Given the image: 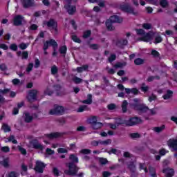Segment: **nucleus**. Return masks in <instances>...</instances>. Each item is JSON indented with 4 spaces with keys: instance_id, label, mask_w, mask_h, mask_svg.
<instances>
[{
    "instance_id": "32",
    "label": "nucleus",
    "mask_w": 177,
    "mask_h": 177,
    "mask_svg": "<svg viewBox=\"0 0 177 177\" xmlns=\"http://www.w3.org/2000/svg\"><path fill=\"white\" fill-rule=\"evenodd\" d=\"M6 177H19V174L15 171H11L7 174Z\"/></svg>"
},
{
    "instance_id": "10",
    "label": "nucleus",
    "mask_w": 177,
    "mask_h": 177,
    "mask_svg": "<svg viewBox=\"0 0 177 177\" xmlns=\"http://www.w3.org/2000/svg\"><path fill=\"white\" fill-rule=\"evenodd\" d=\"M44 168H45V165L44 162L41 161L36 162V167H35V171H36V172L42 174V172H44Z\"/></svg>"
},
{
    "instance_id": "6",
    "label": "nucleus",
    "mask_w": 177,
    "mask_h": 177,
    "mask_svg": "<svg viewBox=\"0 0 177 177\" xmlns=\"http://www.w3.org/2000/svg\"><path fill=\"white\" fill-rule=\"evenodd\" d=\"M69 170L65 171L66 174L68 175H75L77 174V171H78V168L73 163H69L68 165Z\"/></svg>"
},
{
    "instance_id": "21",
    "label": "nucleus",
    "mask_w": 177,
    "mask_h": 177,
    "mask_svg": "<svg viewBox=\"0 0 177 177\" xmlns=\"http://www.w3.org/2000/svg\"><path fill=\"white\" fill-rule=\"evenodd\" d=\"M173 93H174L171 91L168 90L167 91V93L165 95H163V99L165 100H168V99H171V97H172Z\"/></svg>"
},
{
    "instance_id": "37",
    "label": "nucleus",
    "mask_w": 177,
    "mask_h": 177,
    "mask_svg": "<svg viewBox=\"0 0 177 177\" xmlns=\"http://www.w3.org/2000/svg\"><path fill=\"white\" fill-rule=\"evenodd\" d=\"M70 160L71 161H73V162H78V158L74 155L70 156Z\"/></svg>"
},
{
    "instance_id": "2",
    "label": "nucleus",
    "mask_w": 177,
    "mask_h": 177,
    "mask_svg": "<svg viewBox=\"0 0 177 177\" xmlns=\"http://www.w3.org/2000/svg\"><path fill=\"white\" fill-rule=\"evenodd\" d=\"M138 35H140L139 41H143L144 42H150L153 39V33H145L143 29L136 30Z\"/></svg>"
},
{
    "instance_id": "49",
    "label": "nucleus",
    "mask_w": 177,
    "mask_h": 177,
    "mask_svg": "<svg viewBox=\"0 0 177 177\" xmlns=\"http://www.w3.org/2000/svg\"><path fill=\"white\" fill-rule=\"evenodd\" d=\"M1 165H3V167H9V160L6 159L1 162Z\"/></svg>"
},
{
    "instance_id": "36",
    "label": "nucleus",
    "mask_w": 177,
    "mask_h": 177,
    "mask_svg": "<svg viewBox=\"0 0 177 177\" xmlns=\"http://www.w3.org/2000/svg\"><path fill=\"white\" fill-rule=\"evenodd\" d=\"M73 81L75 82V84H81V82H82V79L78 77H73Z\"/></svg>"
},
{
    "instance_id": "51",
    "label": "nucleus",
    "mask_w": 177,
    "mask_h": 177,
    "mask_svg": "<svg viewBox=\"0 0 177 177\" xmlns=\"http://www.w3.org/2000/svg\"><path fill=\"white\" fill-rule=\"evenodd\" d=\"M32 67H34V64H29L26 68V71L28 73H30L31 70H32Z\"/></svg>"
},
{
    "instance_id": "4",
    "label": "nucleus",
    "mask_w": 177,
    "mask_h": 177,
    "mask_svg": "<svg viewBox=\"0 0 177 177\" xmlns=\"http://www.w3.org/2000/svg\"><path fill=\"white\" fill-rule=\"evenodd\" d=\"M64 113V108L62 106L55 105L54 109L50 110L49 114H63Z\"/></svg>"
},
{
    "instance_id": "15",
    "label": "nucleus",
    "mask_w": 177,
    "mask_h": 177,
    "mask_svg": "<svg viewBox=\"0 0 177 177\" xmlns=\"http://www.w3.org/2000/svg\"><path fill=\"white\" fill-rule=\"evenodd\" d=\"M68 1H71V0H66V3H68V6L66 5L65 6V8L66 9V10H68V13L69 15H73V13L75 12V6H70V3H68Z\"/></svg>"
},
{
    "instance_id": "39",
    "label": "nucleus",
    "mask_w": 177,
    "mask_h": 177,
    "mask_svg": "<svg viewBox=\"0 0 177 177\" xmlns=\"http://www.w3.org/2000/svg\"><path fill=\"white\" fill-rule=\"evenodd\" d=\"M8 142H12L14 145H16L17 143V140L15 139V137L13 136H10L8 138Z\"/></svg>"
},
{
    "instance_id": "22",
    "label": "nucleus",
    "mask_w": 177,
    "mask_h": 177,
    "mask_svg": "<svg viewBox=\"0 0 177 177\" xmlns=\"http://www.w3.org/2000/svg\"><path fill=\"white\" fill-rule=\"evenodd\" d=\"M86 110H89V108H88V106L83 105V106H80L77 109V113H83V111H86Z\"/></svg>"
},
{
    "instance_id": "38",
    "label": "nucleus",
    "mask_w": 177,
    "mask_h": 177,
    "mask_svg": "<svg viewBox=\"0 0 177 177\" xmlns=\"http://www.w3.org/2000/svg\"><path fill=\"white\" fill-rule=\"evenodd\" d=\"M162 41V37H161L160 36H156L155 37V41L154 44H160V42Z\"/></svg>"
},
{
    "instance_id": "54",
    "label": "nucleus",
    "mask_w": 177,
    "mask_h": 177,
    "mask_svg": "<svg viewBox=\"0 0 177 177\" xmlns=\"http://www.w3.org/2000/svg\"><path fill=\"white\" fill-rule=\"evenodd\" d=\"M151 55L153 56H154L155 57H157L159 56L160 53H158V52L157 50H152Z\"/></svg>"
},
{
    "instance_id": "13",
    "label": "nucleus",
    "mask_w": 177,
    "mask_h": 177,
    "mask_svg": "<svg viewBox=\"0 0 177 177\" xmlns=\"http://www.w3.org/2000/svg\"><path fill=\"white\" fill-rule=\"evenodd\" d=\"M24 21V18L21 15H17L13 18L14 26H21V23Z\"/></svg>"
},
{
    "instance_id": "31",
    "label": "nucleus",
    "mask_w": 177,
    "mask_h": 177,
    "mask_svg": "<svg viewBox=\"0 0 177 177\" xmlns=\"http://www.w3.org/2000/svg\"><path fill=\"white\" fill-rule=\"evenodd\" d=\"M127 106H128V102L125 100L123 101V102L122 104V109L123 113H126Z\"/></svg>"
},
{
    "instance_id": "25",
    "label": "nucleus",
    "mask_w": 177,
    "mask_h": 177,
    "mask_svg": "<svg viewBox=\"0 0 177 177\" xmlns=\"http://www.w3.org/2000/svg\"><path fill=\"white\" fill-rule=\"evenodd\" d=\"M82 103H84L86 104H91V103H92V95H88V99L82 101Z\"/></svg>"
},
{
    "instance_id": "20",
    "label": "nucleus",
    "mask_w": 177,
    "mask_h": 177,
    "mask_svg": "<svg viewBox=\"0 0 177 177\" xmlns=\"http://www.w3.org/2000/svg\"><path fill=\"white\" fill-rule=\"evenodd\" d=\"M148 2H150L152 5H158V0H147ZM140 3L142 5V6H145L146 5V3L143 1L142 0H140Z\"/></svg>"
},
{
    "instance_id": "64",
    "label": "nucleus",
    "mask_w": 177,
    "mask_h": 177,
    "mask_svg": "<svg viewBox=\"0 0 177 177\" xmlns=\"http://www.w3.org/2000/svg\"><path fill=\"white\" fill-rule=\"evenodd\" d=\"M58 153H67V150L64 148H59L57 149Z\"/></svg>"
},
{
    "instance_id": "24",
    "label": "nucleus",
    "mask_w": 177,
    "mask_h": 177,
    "mask_svg": "<svg viewBox=\"0 0 177 177\" xmlns=\"http://www.w3.org/2000/svg\"><path fill=\"white\" fill-rule=\"evenodd\" d=\"M86 70H88L87 65L77 68V73H82L83 71H86Z\"/></svg>"
},
{
    "instance_id": "8",
    "label": "nucleus",
    "mask_w": 177,
    "mask_h": 177,
    "mask_svg": "<svg viewBox=\"0 0 177 177\" xmlns=\"http://www.w3.org/2000/svg\"><path fill=\"white\" fill-rule=\"evenodd\" d=\"M49 46H53V49H55V48H57V43L53 39L47 41L46 43H44V50H46Z\"/></svg>"
},
{
    "instance_id": "48",
    "label": "nucleus",
    "mask_w": 177,
    "mask_h": 177,
    "mask_svg": "<svg viewBox=\"0 0 177 177\" xmlns=\"http://www.w3.org/2000/svg\"><path fill=\"white\" fill-rule=\"evenodd\" d=\"M142 27L145 30H150V28H151V25L150 24H143Z\"/></svg>"
},
{
    "instance_id": "40",
    "label": "nucleus",
    "mask_w": 177,
    "mask_h": 177,
    "mask_svg": "<svg viewBox=\"0 0 177 177\" xmlns=\"http://www.w3.org/2000/svg\"><path fill=\"white\" fill-rule=\"evenodd\" d=\"M28 44H24V43H21L19 45V48L20 49H22V50H24V49H27V48L28 47Z\"/></svg>"
},
{
    "instance_id": "1",
    "label": "nucleus",
    "mask_w": 177,
    "mask_h": 177,
    "mask_svg": "<svg viewBox=\"0 0 177 177\" xmlns=\"http://www.w3.org/2000/svg\"><path fill=\"white\" fill-rule=\"evenodd\" d=\"M113 23H122V18L117 15L111 16L106 21V27L109 31H114L115 27L113 26Z\"/></svg>"
},
{
    "instance_id": "41",
    "label": "nucleus",
    "mask_w": 177,
    "mask_h": 177,
    "mask_svg": "<svg viewBox=\"0 0 177 177\" xmlns=\"http://www.w3.org/2000/svg\"><path fill=\"white\" fill-rule=\"evenodd\" d=\"M59 52L62 54L66 53L67 52V47L66 46H63L59 48Z\"/></svg>"
},
{
    "instance_id": "43",
    "label": "nucleus",
    "mask_w": 177,
    "mask_h": 177,
    "mask_svg": "<svg viewBox=\"0 0 177 177\" xmlns=\"http://www.w3.org/2000/svg\"><path fill=\"white\" fill-rule=\"evenodd\" d=\"M46 154H48V156H52V154H55V151L47 148L46 150Z\"/></svg>"
},
{
    "instance_id": "60",
    "label": "nucleus",
    "mask_w": 177,
    "mask_h": 177,
    "mask_svg": "<svg viewBox=\"0 0 177 177\" xmlns=\"http://www.w3.org/2000/svg\"><path fill=\"white\" fill-rule=\"evenodd\" d=\"M109 154H118V153H120V151L115 149H113L112 150H111L109 152Z\"/></svg>"
},
{
    "instance_id": "27",
    "label": "nucleus",
    "mask_w": 177,
    "mask_h": 177,
    "mask_svg": "<svg viewBox=\"0 0 177 177\" xmlns=\"http://www.w3.org/2000/svg\"><path fill=\"white\" fill-rule=\"evenodd\" d=\"M164 129H165V126L162 125L160 127H155L153 128V131L154 132H157L158 133L164 131Z\"/></svg>"
},
{
    "instance_id": "53",
    "label": "nucleus",
    "mask_w": 177,
    "mask_h": 177,
    "mask_svg": "<svg viewBox=\"0 0 177 177\" xmlns=\"http://www.w3.org/2000/svg\"><path fill=\"white\" fill-rule=\"evenodd\" d=\"M45 95H48V96H50L52 93H53V91H50V89L49 88H47L44 91Z\"/></svg>"
},
{
    "instance_id": "42",
    "label": "nucleus",
    "mask_w": 177,
    "mask_h": 177,
    "mask_svg": "<svg viewBox=\"0 0 177 177\" xmlns=\"http://www.w3.org/2000/svg\"><path fill=\"white\" fill-rule=\"evenodd\" d=\"M18 149H19V151H20V153H21V154H24V155L27 154V151L26 150V149L22 148V147H20V146H18Z\"/></svg>"
},
{
    "instance_id": "62",
    "label": "nucleus",
    "mask_w": 177,
    "mask_h": 177,
    "mask_svg": "<svg viewBox=\"0 0 177 177\" xmlns=\"http://www.w3.org/2000/svg\"><path fill=\"white\" fill-rule=\"evenodd\" d=\"M156 99H157V97L154 95H152L149 97V102H153V100H156Z\"/></svg>"
},
{
    "instance_id": "3",
    "label": "nucleus",
    "mask_w": 177,
    "mask_h": 177,
    "mask_svg": "<svg viewBox=\"0 0 177 177\" xmlns=\"http://www.w3.org/2000/svg\"><path fill=\"white\" fill-rule=\"evenodd\" d=\"M133 102V106L136 110H140L141 111H147V110H149V108L145 105H139V104L142 103L141 100L136 98Z\"/></svg>"
},
{
    "instance_id": "11",
    "label": "nucleus",
    "mask_w": 177,
    "mask_h": 177,
    "mask_svg": "<svg viewBox=\"0 0 177 177\" xmlns=\"http://www.w3.org/2000/svg\"><path fill=\"white\" fill-rule=\"evenodd\" d=\"M120 9H122V10H124V12H127V13H131V15H136V12L128 4L121 5Z\"/></svg>"
},
{
    "instance_id": "23",
    "label": "nucleus",
    "mask_w": 177,
    "mask_h": 177,
    "mask_svg": "<svg viewBox=\"0 0 177 177\" xmlns=\"http://www.w3.org/2000/svg\"><path fill=\"white\" fill-rule=\"evenodd\" d=\"M88 122L90 124H91L92 125H94L95 124H97V117L96 116H93L91 117L89 120Z\"/></svg>"
},
{
    "instance_id": "18",
    "label": "nucleus",
    "mask_w": 177,
    "mask_h": 177,
    "mask_svg": "<svg viewBox=\"0 0 177 177\" xmlns=\"http://www.w3.org/2000/svg\"><path fill=\"white\" fill-rule=\"evenodd\" d=\"M22 4L24 8H30L34 5V0H23Z\"/></svg>"
},
{
    "instance_id": "46",
    "label": "nucleus",
    "mask_w": 177,
    "mask_h": 177,
    "mask_svg": "<svg viewBox=\"0 0 177 177\" xmlns=\"http://www.w3.org/2000/svg\"><path fill=\"white\" fill-rule=\"evenodd\" d=\"M1 151H3V153H9L10 148H9V147H1Z\"/></svg>"
},
{
    "instance_id": "7",
    "label": "nucleus",
    "mask_w": 177,
    "mask_h": 177,
    "mask_svg": "<svg viewBox=\"0 0 177 177\" xmlns=\"http://www.w3.org/2000/svg\"><path fill=\"white\" fill-rule=\"evenodd\" d=\"M127 125L133 127V125H138V124H142V119L139 118H132L127 122Z\"/></svg>"
},
{
    "instance_id": "61",
    "label": "nucleus",
    "mask_w": 177,
    "mask_h": 177,
    "mask_svg": "<svg viewBox=\"0 0 177 177\" xmlns=\"http://www.w3.org/2000/svg\"><path fill=\"white\" fill-rule=\"evenodd\" d=\"M167 152H168V151L165 150V149H162L159 151L160 156H165V154H167Z\"/></svg>"
},
{
    "instance_id": "34",
    "label": "nucleus",
    "mask_w": 177,
    "mask_h": 177,
    "mask_svg": "<svg viewBox=\"0 0 177 177\" xmlns=\"http://www.w3.org/2000/svg\"><path fill=\"white\" fill-rule=\"evenodd\" d=\"M2 129L4 131V132H10V127L8 124H3Z\"/></svg>"
},
{
    "instance_id": "30",
    "label": "nucleus",
    "mask_w": 177,
    "mask_h": 177,
    "mask_svg": "<svg viewBox=\"0 0 177 177\" xmlns=\"http://www.w3.org/2000/svg\"><path fill=\"white\" fill-rule=\"evenodd\" d=\"M100 145H103V146H107V145H111V140L108 139L104 141H100Z\"/></svg>"
},
{
    "instance_id": "28",
    "label": "nucleus",
    "mask_w": 177,
    "mask_h": 177,
    "mask_svg": "<svg viewBox=\"0 0 177 177\" xmlns=\"http://www.w3.org/2000/svg\"><path fill=\"white\" fill-rule=\"evenodd\" d=\"M129 136L131 139H139V138H140V134L138 133H130Z\"/></svg>"
},
{
    "instance_id": "55",
    "label": "nucleus",
    "mask_w": 177,
    "mask_h": 177,
    "mask_svg": "<svg viewBox=\"0 0 177 177\" xmlns=\"http://www.w3.org/2000/svg\"><path fill=\"white\" fill-rule=\"evenodd\" d=\"M53 172L55 176H59V169H57V168L54 167L53 169Z\"/></svg>"
},
{
    "instance_id": "47",
    "label": "nucleus",
    "mask_w": 177,
    "mask_h": 177,
    "mask_svg": "<svg viewBox=\"0 0 177 177\" xmlns=\"http://www.w3.org/2000/svg\"><path fill=\"white\" fill-rule=\"evenodd\" d=\"M80 153L81 154H91V150L89 149H82Z\"/></svg>"
},
{
    "instance_id": "56",
    "label": "nucleus",
    "mask_w": 177,
    "mask_h": 177,
    "mask_svg": "<svg viewBox=\"0 0 177 177\" xmlns=\"http://www.w3.org/2000/svg\"><path fill=\"white\" fill-rule=\"evenodd\" d=\"M109 110H114L115 109V104H110L107 106Z\"/></svg>"
},
{
    "instance_id": "52",
    "label": "nucleus",
    "mask_w": 177,
    "mask_h": 177,
    "mask_svg": "<svg viewBox=\"0 0 177 177\" xmlns=\"http://www.w3.org/2000/svg\"><path fill=\"white\" fill-rule=\"evenodd\" d=\"M10 49H11V50H14L16 51L17 50V45L12 44L10 46Z\"/></svg>"
},
{
    "instance_id": "29",
    "label": "nucleus",
    "mask_w": 177,
    "mask_h": 177,
    "mask_svg": "<svg viewBox=\"0 0 177 177\" xmlns=\"http://www.w3.org/2000/svg\"><path fill=\"white\" fill-rule=\"evenodd\" d=\"M12 82L13 85L20 86L23 84V82L20 81L19 79H14L12 80Z\"/></svg>"
},
{
    "instance_id": "9",
    "label": "nucleus",
    "mask_w": 177,
    "mask_h": 177,
    "mask_svg": "<svg viewBox=\"0 0 177 177\" xmlns=\"http://www.w3.org/2000/svg\"><path fill=\"white\" fill-rule=\"evenodd\" d=\"M30 147L36 149L37 150H44V149H45V147L41 145V143H39L38 140H33L30 142Z\"/></svg>"
},
{
    "instance_id": "50",
    "label": "nucleus",
    "mask_w": 177,
    "mask_h": 177,
    "mask_svg": "<svg viewBox=\"0 0 177 177\" xmlns=\"http://www.w3.org/2000/svg\"><path fill=\"white\" fill-rule=\"evenodd\" d=\"M91 30H86L84 32L83 37L88 38V37H89V35H91Z\"/></svg>"
},
{
    "instance_id": "35",
    "label": "nucleus",
    "mask_w": 177,
    "mask_h": 177,
    "mask_svg": "<svg viewBox=\"0 0 177 177\" xmlns=\"http://www.w3.org/2000/svg\"><path fill=\"white\" fill-rule=\"evenodd\" d=\"M160 3L162 8H167L168 6V1H167V0H160Z\"/></svg>"
},
{
    "instance_id": "58",
    "label": "nucleus",
    "mask_w": 177,
    "mask_h": 177,
    "mask_svg": "<svg viewBox=\"0 0 177 177\" xmlns=\"http://www.w3.org/2000/svg\"><path fill=\"white\" fill-rule=\"evenodd\" d=\"M0 48L3 49L4 50H8V46H6V44H0Z\"/></svg>"
},
{
    "instance_id": "45",
    "label": "nucleus",
    "mask_w": 177,
    "mask_h": 177,
    "mask_svg": "<svg viewBox=\"0 0 177 177\" xmlns=\"http://www.w3.org/2000/svg\"><path fill=\"white\" fill-rule=\"evenodd\" d=\"M72 39L73 41H74V42H77V44H80L81 42V40L76 35H73Z\"/></svg>"
},
{
    "instance_id": "44",
    "label": "nucleus",
    "mask_w": 177,
    "mask_h": 177,
    "mask_svg": "<svg viewBox=\"0 0 177 177\" xmlns=\"http://www.w3.org/2000/svg\"><path fill=\"white\" fill-rule=\"evenodd\" d=\"M51 73L53 75H55V74H57V66H53L52 68H51Z\"/></svg>"
},
{
    "instance_id": "16",
    "label": "nucleus",
    "mask_w": 177,
    "mask_h": 177,
    "mask_svg": "<svg viewBox=\"0 0 177 177\" xmlns=\"http://www.w3.org/2000/svg\"><path fill=\"white\" fill-rule=\"evenodd\" d=\"M164 174L166 175L167 177H172L174 176V174H175V171L173 169H171L169 167H167L165 169H163Z\"/></svg>"
},
{
    "instance_id": "63",
    "label": "nucleus",
    "mask_w": 177,
    "mask_h": 177,
    "mask_svg": "<svg viewBox=\"0 0 177 177\" xmlns=\"http://www.w3.org/2000/svg\"><path fill=\"white\" fill-rule=\"evenodd\" d=\"M90 48L91 49H99V45H97V44H91Z\"/></svg>"
},
{
    "instance_id": "17",
    "label": "nucleus",
    "mask_w": 177,
    "mask_h": 177,
    "mask_svg": "<svg viewBox=\"0 0 177 177\" xmlns=\"http://www.w3.org/2000/svg\"><path fill=\"white\" fill-rule=\"evenodd\" d=\"M61 135L62 134H60V133L55 132V133H51L50 134H47L46 137H47V139H49L50 140L52 139H56L57 138H59Z\"/></svg>"
},
{
    "instance_id": "19",
    "label": "nucleus",
    "mask_w": 177,
    "mask_h": 177,
    "mask_svg": "<svg viewBox=\"0 0 177 177\" xmlns=\"http://www.w3.org/2000/svg\"><path fill=\"white\" fill-rule=\"evenodd\" d=\"M125 92L127 95L130 93H133V95H138L139 93V91L136 88H125Z\"/></svg>"
},
{
    "instance_id": "59",
    "label": "nucleus",
    "mask_w": 177,
    "mask_h": 177,
    "mask_svg": "<svg viewBox=\"0 0 177 177\" xmlns=\"http://www.w3.org/2000/svg\"><path fill=\"white\" fill-rule=\"evenodd\" d=\"M115 55L112 54L110 57L109 58V60L110 62V63H111V62H114V60H115Z\"/></svg>"
},
{
    "instance_id": "5",
    "label": "nucleus",
    "mask_w": 177,
    "mask_h": 177,
    "mask_svg": "<svg viewBox=\"0 0 177 177\" xmlns=\"http://www.w3.org/2000/svg\"><path fill=\"white\" fill-rule=\"evenodd\" d=\"M47 26L48 27H50V28H51V32H53V34H54V35H57V26L56 24V21L51 19L47 23Z\"/></svg>"
},
{
    "instance_id": "33",
    "label": "nucleus",
    "mask_w": 177,
    "mask_h": 177,
    "mask_svg": "<svg viewBox=\"0 0 177 177\" xmlns=\"http://www.w3.org/2000/svg\"><path fill=\"white\" fill-rule=\"evenodd\" d=\"M144 62L145 61L143 59H142L140 58H138V59H135L134 63H135V64H136V66H140V64H143Z\"/></svg>"
},
{
    "instance_id": "26",
    "label": "nucleus",
    "mask_w": 177,
    "mask_h": 177,
    "mask_svg": "<svg viewBox=\"0 0 177 177\" xmlns=\"http://www.w3.org/2000/svg\"><path fill=\"white\" fill-rule=\"evenodd\" d=\"M102 127H103V124L100 122H97L92 125L93 129H100Z\"/></svg>"
},
{
    "instance_id": "12",
    "label": "nucleus",
    "mask_w": 177,
    "mask_h": 177,
    "mask_svg": "<svg viewBox=\"0 0 177 177\" xmlns=\"http://www.w3.org/2000/svg\"><path fill=\"white\" fill-rule=\"evenodd\" d=\"M38 93V91L37 90H32L29 91L28 94V100L29 102H32L37 99V94Z\"/></svg>"
},
{
    "instance_id": "14",
    "label": "nucleus",
    "mask_w": 177,
    "mask_h": 177,
    "mask_svg": "<svg viewBox=\"0 0 177 177\" xmlns=\"http://www.w3.org/2000/svg\"><path fill=\"white\" fill-rule=\"evenodd\" d=\"M37 115L34 114L31 115L29 113L26 112L24 115V118L25 122H31L34 118H37Z\"/></svg>"
},
{
    "instance_id": "57",
    "label": "nucleus",
    "mask_w": 177,
    "mask_h": 177,
    "mask_svg": "<svg viewBox=\"0 0 177 177\" xmlns=\"http://www.w3.org/2000/svg\"><path fill=\"white\" fill-rule=\"evenodd\" d=\"M100 164H102V165L107 164V159L100 158Z\"/></svg>"
}]
</instances>
